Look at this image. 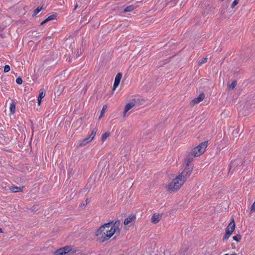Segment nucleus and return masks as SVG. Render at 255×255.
Instances as JSON below:
<instances>
[{
	"label": "nucleus",
	"mask_w": 255,
	"mask_h": 255,
	"mask_svg": "<svg viewBox=\"0 0 255 255\" xmlns=\"http://www.w3.org/2000/svg\"><path fill=\"white\" fill-rule=\"evenodd\" d=\"M116 224L109 222L100 227L96 233L98 241L104 242L109 240L114 234H119L120 230Z\"/></svg>",
	"instance_id": "1"
},
{
	"label": "nucleus",
	"mask_w": 255,
	"mask_h": 255,
	"mask_svg": "<svg viewBox=\"0 0 255 255\" xmlns=\"http://www.w3.org/2000/svg\"><path fill=\"white\" fill-rule=\"evenodd\" d=\"M191 173L192 168H185L180 174L173 179V180L166 186V189L171 192L178 191L183 185L184 183L185 182L187 178L189 177Z\"/></svg>",
	"instance_id": "2"
},
{
	"label": "nucleus",
	"mask_w": 255,
	"mask_h": 255,
	"mask_svg": "<svg viewBox=\"0 0 255 255\" xmlns=\"http://www.w3.org/2000/svg\"><path fill=\"white\" fill-rule=\"evenodd\" d=\"M207 147V142H203L201 143L197 147L192 149L191 154L194 157H197L202 154L205 151Z\"/></svg>",
	"instance_id": "3"
},
{
	"label": "nucleus",
	"mask_w": 255,
	"mask_h": 255,
	"mask_svg": "<svg viewBox=\"0 0 255 255\" xmlns=\"http://www.w3.org/2000/svg\"><path fill=\"white\" fill-rule=\"evenodd\" d=\"M137 101L138 99H133L131 101L128 103L126 105L124 110V113L123 115L124 118H126L129 115V111L131 110L135 105L136 103L137 102Z\"/></svg>",
	"instance_id": "4"
},
{
	"label": "nucleus",
	"mask_w": 255,
	"mask_h": 255,
	"mask_svg": "<svg viewBox=\"0 0 255 255\" xmlns=\"http://www.w3.org/2000/svg\"><path fill=\"white\" fill-rule=\"evenodd\" d=\"M72 246H66L63 248L57 249L54 252V255H65L72 250Z\"/></svg>",
	"instance_id": "5"
},
{
	"label": "nucleus",
	"mask_w": 255,
	"mask_h": 255,
	"mask_svg": "<svg viewBox=\"0 0 255 255\" xmlns=\"http://www.w3.org/2000/svg\"><path fill=\"white\" fill-rule=\"evenodd\" d=\"M122 75H123L121 73H119L117 74L115 79V82L113 87V91H115L119 85L122 77Z\"/></svg>",
	"instance_id": "6"
},
{
	"label": "nucleus",
	"mask_w": 255,
	"mask_h": 255,
	"mask_svg": "<svg viewBox=\"0 0 255 255\" xmlns=\"http://www.w3.org/2000/svg\"><path fill=\"white\" fill-rule=\"evenodd\" d=\"M235 221L234 219H232L231 222L228 225V227H227L226 229V232L229 233L230 234H232L233 232L235 230Z\"/></svg>",
	"instance_id": "7"
},
{
	"label": "nucleus",
	"mask_w": 255,
	"mask_h": 255,
	"mask_svg": "<svg viewBox=\"0 0 255 255\" xmlns=\"http://www.w3.org/2000/svg\"><path fill=\"white\" fill-rule=\"evenodd\" d=\"M162 215L161 214H154L151 219V222L154 224L157 223L161 219Z\"/></svg>",
	"instance_id": "8"
},
{
	"label": "nucleus",
	"mask_w": 255,
	"mask_h": 255,
	"mask_svg": "<svg viewBox=\"0 0 255 255\" xmlns=\"http://www.w3.org/2000/svg\"><path fill=\"white\" fill-rule=\"evenodd\" d=\"M193 156L191 154V152L189 153V155L186 157L185 160V163L186 164L187 167H191L192 169L193 168L192 166H189V164L192 161L193 159Z\"/></svg>",
	"instance_id": "9"
},
{
	"label": "nucleus",
	"mask_w": 255,
	"mask_h": 255,
	"mask_svg": "<svg viewBox=\"0 0 255 255\" xmlns=\"http://www.w3.org/2000/svg\"><path fill=\"white\" fill-rule=\"evenodd\" d=\"M205 98V95L203 93L200 94L198 97L195 98L193 100V102L194 104L199 103L200 102L202 101Z\"/></svg>",
	"instance_id": "10"
},
{
	"label": "nucleus",
	"mask_w": 255,
	"mask_h": 255,
	"mask_svg": "<svg viewBox=\"0 0 255 255\" xmlns=\"http://www.w3.org/2000/svg\"><path fill=\"white\" fill-rule=\"evenodd\" d=\"M135 219V216L134 215H130L125 219L124 221V224L125 225H128L130 222L134 221Z\"/></svg>",
	"instance_id": "11"
},
{
	"label": "nucleus",
	"mask_w": 255,
	"mask_h": 255,
	"mask_svg": "<svg viewBox=\"0 0 255 255\" xmlns=\"http://www.w3.org/2000/svg\"><path fill=\"white\" fill-rule=\"evenodd\" d=\"M92 139L91 138L89 137H87V138H85V139H84L83 140H82L80 143V146H85L87 144H88V143H89L90 142H91L92 141Z\"/></svg>",
	"instance_id": "12"
},
{
	"label": "nucleus",
	"mask_w": 255,
	"mask_h": 255,
	"mask_svg": "<svg viewBox=\"0 0 255 255\" xmlns=\"http://www.w3.org/2000/svg\"><path fill=\"white\" fill-rule=\"evenodd\" d=\"M23 187H18V186H11L9 187V189L13 192H17L19 191H22Z\"/></svg>",
	"instance_id": "13"
},
{
	"label": "nucleus",
	"mask_w": 255,
	"mask_h": 255,
	"mask_svg": "<svg viewBox=\"0 0 255 255\" xmlns=\"http://www.w3.org/2000/svg\"><path fill=\"white\" fill-rule=\"evenodd\" d=\"M55 17H56V16L55 15H51L49 16L47 18H46L44 20L42 21L41 22V23H40L41 25L44 24V23H45L46 22H47V21H48L49 20L54 19L55 18Z\"/></svg>",
	"instance_id": "14"
},
{
	"label": "nucleus",
	"mask_w": 255,
	"mask_h": 255,
	"mask_svg": "<svg viewBox=\"0 0 255 255\" xmlns=\"http://www.w3.org/2000/svg\"><path fill=\"white\" fill-rule=\"evenodd\" d=\"M135 8V6H134L133 5H129L127 7H126L124 10V11L125 12H130V11H131L133 10H134Z\"/></svg>",
	"instance_id": "15"
},
{
	"label": "nucleus",
	"mask_w": 255,
	"mask_h": 255,
	"mask_svg": "<svg viewBox=\"0 0 255 255\" xmlns=\"http://www.w3.org/2000/svg\"><path fill=\"white\" fill-rule=\"evenodd\" d=\"M45 95V91L44 89H41L39 91V99H42Z\"/></svg>",
	"instance_id": "16"
},
{
	"label": "nucleus",
	"mask_w": 255,
	"mask_h": 255,
	"mask_svg": "<svg viewBox=\"0 0 255 255\" xmlns=\"http://www.w3.org/2000/svg\"><path fill=\"white\" fill-rule=\"evenodd\" d=\"M107 109V106L106 105H104L103 107L102 110L101 112L100 116L99 117V120H100L104 116L105 112Z\"/></svg>",
	"instance_id": "17"
},
{
	"label": "nucleus",
	"mask_w": 255,
	"mask_h": 255,
	"mask_svg": "<svg viewBox=\"0 0 255 255\" xmlns=\"http://www.w3.org/2000/svg\"><path fill=\"white\" fill-rule=\"evenodd\" d=\"M9 109L11 113L14 114L15 113V105L13 102L10 104Z\"/></svg>",
	"instance_id": "18"
},
{
	"label": "nucleus",
	"mask_w": 255,
	"mask_h": 255,
	"mask_svg": "<svg viewBox=\"0 0 255 255\" xmlns=\"http://www.w3.org/2000/svg\"><path fill=\"white\" fill-rule=\"evenodd\" d=\"M97 131V128H95L93 129L91 134L89 136V137L92 139V140H93L94 139L95 136L96 135Z\"/></svg>",
	"instance_id": "19"
},
{
	"label": "nucleus",
	"mask_w": 255,
	"mask_h": 255,
	"mask_svg": "<svg viewBox=\"0 0 255 255\" xmlns=\"http://www.w3.org/2000/svg\"><path fill=\"white\" fill-rule=\"evenodd\" d=\"M233 240L237 242H240L242 239V237L240 235H237L233 237Z\"/></svg>",
	"instance_id": "20"
},
{
	"label": "nucleus",
	"mask_w": 255,
	"mask_h": 255,
	"mask_svg": "<svg viewBox=\"0 0 255 255\" xmlns=\"http://www.w3.org/2000/svg\"><path fill=\"white\" fill-rule=\"evenodd\" d=\"M110 134L109 132H106L102 136V140L104 141L109 136Z\"/></svg>",
	"instance_id": "21"
},
{
	"label": "nucleus",
	"mask_w": 255,
	"mask_h": 255,
	"mask_svg": "<svg viewBox=\"0 0 255 255\" xmlns=\"http://www.w3.org/2000/svg\"><path fill=\"white\" fill-rule=\"evenodd\" d=\"M207 58H202L199 62V65H202L203 64L205 63L207 61Z\"/></svg>",
	"instance_id": "22"
},
{
	"label": "nucleus",
	"mask_w": 255,
	"mask_h": 255,
	"mask_svg": "<svg viewBox=\"0 0 255 255\" xmlns=\"http://www.w3.org/2000/svg\"><path fill=\"white\" fill-rule=\"evenodd\" d=\"M237 85V82L236 81H233L230 85L229 88L231 89H234Z\"/></svg>",
	"instance_id": "23"
},
{
	"label": "nucleus",
	"mask_w": 255,
	"mask_h": 255,
	"mask_svg": "<svg viewBox=\"0 0 255 255\" xmlns=\"http://www.w3.org/2000/svg\"><path fill=\"white\" fill-rule=\"evenodd\" d=\"M41 7H37L34 10L33 15H36L38 13H39L41 10Z\"/></svg>",
	"instance_id": "24"
},
{
	"label": "nucleus",
	"mask_w": 255,
	"mask_h": 255,
	"mask_svg": "<svg viewBox=\"0 0 255 255\" xmlns=\"http://www.w3.org/2000/svg\"><path fill=\"white\" fill-rule=\"evenodd\" d=\"M231 235V234H229V233H228L226 232V233L224 236L223 239L225 240H228Z\"/></svg>",
	"instance_id": "25"
},
{
	"label": "nucleus",
	"mask_w": 255,
	"mask_h": 255,
	"mask_svg": "<svg viewBox=\"0 0 255 255\" xmlns=\"http://www.w3.org/2000/svg\"><path fill=\"white\" fill-rule=\"evenodd\" d=\"M239 3V0H234L232 4L231 7L234 8L236 5H237Z\"/></svg>",
	"instance_id": "26"
},
{
	"label": "nucleus",
	"mask_w": 255,
	"mask_h": 255,
	"mask_svg": "<svg viewBox=\"0 0 255 255\" xmlns=\"http://www.w3.org/2000/svg\"><path fill=\"white\" fill-rule=\"evenodd\" d=\"M9 70L10 67L8 65H5L4 67V72H8V71H9Z\"/></svg>",
	"instance_id": "27"
},
{
	"label": "nucleus",
	"mask_w": 255,
	"mask_h": 255,
	"mask_svg": "<svg viewBox=\"0 0 255 255\" xmlns=\"http://www.w3.org/2000/svg\"><path fill=\"white\" fill-rule=\"evenodd\" d=\"M16 82L17 84H22V80L21 79V78L20 77H18V78H17L16 79Z\"/></svg>",
	"instance_id": "28"
},
{
	"label": "nucleus",
	"mask_w": 255,
	"mask_h": 255,
	"mask_svg": "<svg viewBox=\"0 0 255 255\" xmlns=\"http://www.w3.org/2000/svg\"><path fill=\"white\" fill-rule=\"evenodd\" d=\"M254 211H255V201L254 202L251 208V212H253Z\"/></svg>",
	"instance_id": "29"
},
{
	"label": "nucleus",
	"mask_w": 255,
	"mask_h": 255,
	"mask_svg": "<svg viewBox=\"0 0 255 255\" xmlns=\"http://www.w3.org/2000/svg\"><path fill=\"white\" fill-rule=\"evenodd\" d=\"M41 100H42V99H39V98H38L37 101H38V105H40Z\"/></svg>",
	"instance_id": "30"
},
{
	"label": "nucleus",
	"mask_w": 255,
	"mask_h": 255,
	"mask_svg": "<svg viewBox=\"0 0 255 255\" xmlns=\"http://www.w3.org/2000/svg\"><path fill=\"white\" fill-rule=\"evenodd\" d=\"M224 255H229V254H225ZM231 255H237V254H232Z\"/></svg>",
	"instance_id": "31"
},
{
	"label": "nucleus",
	"mask_w": 255,
	"mask_h": 255,
	"mask_svg": "<svg viewBox=\"0 0 255 255\" xmlns=\"http://www.w3.org/2000/svg\"><path fill=\"white\" fill-rule=\"evenodd\" d=\"M77 7H78V5H76L74 8V10H75L77 8Z\"/></svg>",
	"instance_id": "32"
},
{
	"label": "nucleus",
	"mask_w": 255,
	"mask_h": 255,
	"mask_svg": "<svg viewBox=\"0 0 255 255\" xmlns=\"http://www.w3.org/2000/svg\"><path fill=\"white\" fill-rule=\"evenodd\" d=\"M2 232V229L1 228H0V233H1Z\"/></svg>",
	"instance_id": "33"
}]
</instances>
